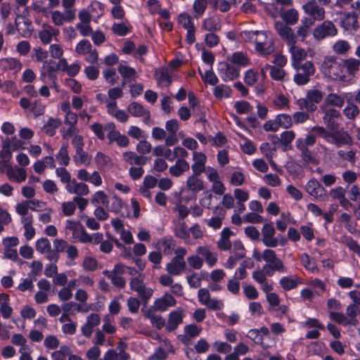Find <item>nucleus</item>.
Masks as SVG:
<instances>
[{
    "label": "nucleus",
    "instance_id": "1",
    "mask_svg": "<svg viewBox=\"0 0 360 360\" xmlns=\"http://www.w3.org/2000/svg\"><path fill=\"white\" fill-rule=\"evenodd\" d=\"M240 35L244 41L255 44V50L260 56H267L275 51L274 41L266 31L245 30Z\"/></svg>",
    "mask_w": 360,
    "mask_h": 360
},
{
    "label": "nucleus",
    "instance_id": "2",
    "mask_svg": "<svg viewBox=\"0 0 360 360\" xmlns=\"http://www.w3.org/2000/svg\"><path fill=\"white\" fill-rule=\"evenodd\" d=\"M320 70L322 73L328 78L340 81L347 82V75L345 74L342 62L338 61L333 56L324 57L321 65Z\"/></svg>",
    "mask_w": 360,
    "mask_h": 360
},
{
    "label": "nucleus",
    "instance_id": "3",
    "mask_svg": "<svg viewBox=\"0 0 360 360\" xmlns=\"http://www.w3.org/2000/svg\"><path fill=\"white\" fill-rule=\"evenodd\" d=\"M262 259L267 263L263 266V270L267 271L269 276H272L275 271L285 273L288 270L281 259L276 257L275 251L271 249L264 250Z\"/></svg>",
    "mask_w": 360,
    "mask_h": 360
},
{
    "label": "nucleus",
    "instance_id": "4",
    "mask_svg": "<svg viewBox=\"0 0 360 360\" xmlns=\"http://www.w3.org/2000/svg\"><path fill=\"white\" fill-rule=\"evenodd\" d=\"M323 97L322 91L318 89H311L307 91L305 98H300L296 103L300 110H307L308 112H314L317 107L316 104L319 103Z\"/></svg>",
    "mask_w": 360,
    "mask_h": 360
},
{
    "label": "nucleus",
    "instance_id": "5",
    "mask_svg": "<svg viewBox=\"0 0 360 360\" xmlns=\"http://www.w3.org/2000/svg\"><path fill=\"white\" fill-rule=\"evenodd\" d=\"M292 67L296 70L293 81L298 86L309 83L311 77L315 73V67L311 61H305L303 63L294 65Z\"/></svg>",
    "mask_w": 360,
    "mask_h": 360
},
{
    "label": "nucleus",
    "instance_id": "6",
    "mask_svg": "<svg viewBox=\"0 0 360 360\" xmlns=\"http://www.w3.org/2000/svg\"><path fill=\"white\" fill-rule=\"evenodd\" d=\"M141 274L130 279L129 287L132 291L136 292L141 301L146 304L153 295V289L148 288L143 282Z\"/></svg>",
    "mask_w": 360,
    "mask_h": 360
},
{
    "label": "nucleus",
    "instance_id": "7",
    "mask_svg": "<svg viewBox=\"0 0 360 360\" xmlns=\"http://www.w3.org/2000/svg\"><path fill=\"white\" fill-rule=\"evenodd\" d=\"M105 132L109 144L115 143L117 146L121 148H127L129 145V138L117 129L114 122L105 124Z\"/></svg>",
    "mask_w": 360,
    "mask_h": 360
},
{
    "label": "nucleus",
    "instance_id": "8",
    "mask_svg": "<svg viewBox=\"0 0 360 360\" xmlns=\"http://www.w3.org/2000/svg\"><path fill=\"white\" fill-rule=\"evenodd\" d=\"M320 109L323 114V122L326 128L330 131L337 130L339 127L338 121L341 118L340 112L333 108H326L325 105H321Z\"/></svg>",
    "mask_w": 360,
    "mask_h": 360
},
{
    "label": "nucleus",
    "instance_id": "9",
    "mask_svg": "<svg viewBox=\"0 0 360 360\" xmlns=\"http://www.w3.org/2000/svg\"><path fill=\"white\" fill-rule=\"evenodd\" d=\"M337 34L338 29L330 20H325L321 24L318 25L313 32L314 38L318 41L327 37H333Z\"/></svg>",
    "mask_w": 360,
    "mask_h": 360
},
{
    "label": "nucleus",
    "instance_id": "10",
    "mask_svg": "<svg viewBox=\"0 0 360 360\" xmlns=\"http://www.w3.org/2000/svg\"><path fill=\"white\" fill-rule=\"evenodd\" d=\"M274 28L278 35L286 43L288 47L297 43V36L293 30L283 22H275Z\"/></svg>",
    "mask_w": 360,
    "mask_h": 360
},
{
    "label": "nucleus",
    "instance_id": "11",
    "mask_svg": "<svg viewBox=\"0 0 360 360\" xmlns=\"http://www.w3.org/2000/svg\"><path fill=\"white\" fill-rule=\"evenodd\" d=\"M276 231L272 224H264L262 229V241L264 245L269 248H275L279 243L282 245L285 244V240L282 239L279 241L278 238L275 237Z\"/></svg>",
    "mask_w": 360,
    "mask_h": 360
},
{
    "label": "nucleus",
    "instance_id": "12",
    "mask_svg": "<svg viewBox=\"0 0 360 360\" xmlns=\"http://www.w3.org/2000/svg\"><path fill=\"white\" fill-rule=\"evenodd\" d=\"M240 69L227 62H220L218 64V74L224 82H230L239 77Z\"/></svg>",
    "mask_w": 360,
    "mask_h": 360
},
{
    "label": "nucleus",
    "instance_id": "13",
    "mask_svg": "<svg viewBox=\"0 0 360 360\" xmlns=\"http://www.w3.org/2000/svg\"><path fill=\"white\" fill-rule=\"evenodd\" d=\"M57 68L54 65V62L51 60H45L40 70L39 79L45 84H48L51 80H57Z\"/></svg>",
    "mask_w": 360,
    "mask_h": 360
},
{
    "label": "nucleus",
    "instance_id": "14",
    "mask_svg": "<svg viewBox=\"0 0 360 360\" xmlns=\"http://www.w3.org/2000/svg\"><path fill=\"white\" fill-rule=\"evenodd\" d=\"M306 191L316 199L323 200L326 198V191L321 186L320 182L313 178L311 179L306 184Z\"/></svg>",
    "mask_w": 360,
    "mask_h": 360
},
{
    "label": "nucleus",
    "instance_id": "15",
    "mask_svg": "<svg viewBox=\"0 0 360 360\" xmlns=\"http://www.w3.org/2000/svg\"><path fill=\"white\" fill-rule=\"evenodd\" d=\"M176 304V301L174 296L169 292H165L154 301L153 308L156 311H165L168 308L174 307Z\"/></svg>",
    "mask_w": 360,
    "mask_h": 360
},
{
    "label": "nucleus",
    "instance_id": "16",
    "mask_svg": "<svg viewBox=\"0 0 360 360\" xmlns=\"http://www.w3.org/2000/svg\"><path fill=\"white\" fill-rule=\"evenodd\" d=\"M196 253L200 255L207 266L210 268L214 266L218 261L217 253L212 250L210 246L201 245L198 246L195 250Z\"/></svg>",
    "mask_w": 360,
    "mask_h": 360
},
{
    "label": "nucleus",
    "instance_id": "17",
    "mask_svg": "<svg viewBox=\"0 0 360 360\" xmlns=\"http://www.w3.org/2000/svg\"><path fill=\"white\" fill-rule=\"evenodd\" d=\"M65 188L68 193L75 196H85L90 193L89 187L86 183L77 181L75 179H72V181L65 185Z\"/></svg>",
    "mask_w": 360,
    "mask_h": 360
},
{
    "label": "nucleus",
    "instance_id": "18",
    "mask_svg": "<svg viewBox=\"0 0 360 360\" xmlns=\"http://www.w3.org/2000/svg\"><path fill=\"white\" fill-rule=\"evenodd\" d=\"M328 143L335 145L337 147L352 145V139L346 131H331Z\"/></svg>",
    "mask_w": 360,
    "mask_h": 360
},
{
    "label": "nucleus",
    "instance_id": "19",
    "mask_svg": "<svg viewBox=\"0 0 360 360\" xmlns=\"http://www.w3.org/2000/svg\"><path fill=\"white\" fill-rule=\"evenodd\" d=\"M342 27L350 32L354 33L359 29L358 15L355 12H347L344 14L341 20Z\"/></svg>",
    "mask_w": 360,
    "mask_h": 360
},
{
    "label": "nucleus",
    "instance_id": "20",
    "mask_svg": "<svg viewBox=\"0 0 360 360\" xmlns=\"http://www.w3.org/2000/svg\"><path fill=\"white\" fill-rule=\"evenodd\" d=\"M101 316L97 313H91L86 316V323L81 327L82 334L89 338L94 332V328L101 323Z\"/></svg>",
    "mask_w": 360,
    "mask_h": 360
},
{
    "label": "nucleus",
    "instance_id": "21",
    "mask_svg": "<svg viewBox=\"0 0 360 360\" xmlns=\"http://www.w3.org/2000/svg\"><path fill=\"white\" fill-rule=\"evenodd\" d=\"M302 8L304 12L311 16L314 20L321 21L325 18V9L314 0L306 3Z\"/></svg>",
    "mask_w": 360,
    "mask_h": 360
},
{
    "label": "nucleus",
    "instance_id": "22",
    "mask_svg": "<svg viewBox=\"0 0 360 360\" xmlns=\"http://www.w3.org/2000/svg\"><path fill=\"white\" fill-rule=\"evenodd\" d=\"M111 224L115 231L120 234V239L126 244L134 243V238L129 230L125 229L123 222L120 219H112Z\"/></svg>",
    "mask_w": 360,
    "mask_h": 360
},
{
    "label": "nucleus",
    "instance_id": "23",
    "mask_svg": "<svg viewBox=\"0 0 360 360\" xmlns=\"http://www.w3.org/2000/svg\"><path fill=\"white\" fill-rule=\"evenodd\" d=\"M184 316V310L181 308L171 311L168 315L166 330L169 332L175 330L183 322Z\"/></svg>",
    "mask_w": 360,
    "mask_h": 360
},
{
    "label": "nucleus",
    "instance_id": "24",
    "mask_svg": "<svg viewBox=\"0 0 360 360\" xmlns=\"http://www.w3.org/2000/svg\"><path fill=\"white\" fill-rule=\"evenodd\" d=\"M106 109L108 113L115 117L118 122L125 123L129 120L128 114L123 110L117 108V102L115 101H106Z\"/></svg>",
    "mask_w": 360,
    "mask_h": 360
},
{
    "label": "nucleus",
    "instance_id": "25",
    "mask_svg": "<svg viewBox=\"0 0 360 360\" xmlns=\"http://www.w3.org/2000/svg\"><path fill=\"white\" fill-rule=\"evenodd\" d=\"M127 110L134 117H143V121L146 123H148L150 120L149 110L145 109L142 105L137 102L131 103L127 107Z\"/></svg>",
    "mask_w": 360,
    "mask_h": 360
},
{
    "label": "nucleus",
    "instance_id": "26",
    "mask_svg": "<svg viewBox=\"0 0 360 360\" xmlns=\"http://www.w3.org/2000/svg\"><path fill=\"white\" fill-rule=\"evenodd\" d=\"M193 164L191 165L193 174H201L205 171V164L207 162L206 155L202 152H193Z\"/></svg>",
    "mask_w": 360,
    "mask_h": 360
},
{
    "label": "nucleus",
    "instance_id": "27",
    "mask_svg": "<svg viewBox=\"0 0 360 360\" xmlns=\"http://www.w3.org/2000/svg\"><path fill=\"white\" fill-rule=\"evenodd\" d=\"M59 33L58 30L55 29L49 24H44L39 31L38 35L40 41L44 44L51 42L53 37H56Z\"/></svg>",
    "mask_w": 360,
    "mask_h": 360
},
{
    "label": "nucleus",
    "instance_id": "28",
    "mask_svg": "<svg viewBox=\"0 0 360 360\" xmlns=\"http://www.w3.org/2000/svg\"><path fill=\"white\" fill-rule=\"evenodd\" d=\"M118 72L123 79L122 86H124L127 83L134 82L136 78V71L134 68L126 65L120 64L118 67Z\"/></svg>",
    "mask_w": 360,
    "mask_h": 360
},
{
    "label": "nucleus",
    "instance_id": "29",
    "mask_svg": "<svg viewBox=\"0 0 360 360\" xmlns=\"http://www.w3.org/2000/svg\"><path fill=\"white\" fill-rule=\"evenodd\" d=\"M122 160L124 162L133 165L143 166L146 164L147 158L141 155H138L134 151H126L122 153Z\"/></svg>",
    "mask_w": 360,
    "mask_h": 360
},
{
    "label": "nucleus",
    "instance_id": "30",
    "mask_svg": "<svg viewBox=\"0 0 360 360\" xmlns=\"http://www.w3.org/2000/svg\"><path fill=\"white\" fill-rule=\"evenodd\" d=\"M289 52L291 56V65H297L302 63L301 62L307 57V52L304 49L294 44L288 46Z\"/></svg>",
    "mask_w": 360,
    "mask_h": 360
},
{
    "label": "nucleus",
    "instance_id": "31",
    "mask_svg": "<svg viewBox=\"0 0 360 360\" xmlns=\"http://www.w3.org/2000/svg\"><path fill=\"white\" fill-rule=\"evenodd\" d=\"M186 269L185 261H181L172 258L170 262L167 264L166 270L169 275L179 276Z\"/></svg>",
    "mask_w": 360,
    "mask_h": 360
},
{
    "label": "nucleus",
    "instance_id": "32",
    "mask_svg": "<svg viewBox=\"0 0 360 360\" xmlns=\"http://www.w3.org/2000/svg\"><path fill=\"white\" fill-rule=\"evenodd\" d=\"M345 96L330 93L326 96L321 105H325L326 108L336 107L341 108L345 104Z\"/></svg>",
    "mask_w": 360,
    "mask_h": 360
},
{
    "label": "nucleus",
    "instance_id": "33",
    "mask_svg": "<svg viewBox=\"0 0 360 360\" xmlns=\"http://www.w3.org/2000/svg\"><path fill=\"white\" fill-rule=\"evenodd\" d=\"M342 64L347 77H354L360 68V60L354 58L343 60Z\"/></svg>",
    "mask_w": 360,
    "mask_h": 360
},
{
    "label": "nucleus",
    "instance_id": "34",
    "mask_svg": "<svg viewBox=\"0 0 360 360\" xmlns=\"http://www.w3.org/2000/svg\"><path fill=\"white\" fill-rule=\"evenodd\" d=\"M193 174L186 180V188L192 193H198L204 189V183L198 176Z\"/></svg>",
    "mask_w": 360,
    "mask_h": 360
},
{
    "label": "nucleus",
    "instance_id": "35",
    "mask_svg": "<svg viewBox=\"0 0 360 360\" xmlns=\"http://www.w3.org/2000/svg\"><path fill=\"white\" fill-rule=\"evenodd\" d=\"M233 233L229 229L224 228L220 234V238L217 241V248L222 251L229 250L231 248V242L229 239Z\"/></svg>",
    "mask_w": 360,
    "mask_h": 360
},
{
    "label": "nucleus",
    "instance_id": "36",
    "mask_svg": "<svg viewBox=\"0 0 360 360\" xmlns=\"http://www.w3.org/2000/svg\"><path fill=\"white\" fill-rule=\"evenodd\" d=\"M301 283V279L296 275L293 276H283L279 280V285L286 291L296 288Z\"/></svg>",
    "mask_w": 360,
    "mask_h": 360
},
{
    "label": "nucleus",
    "instance_id": "37",
    "mask_svg": "<svg viewBox=\"0 0 360 360\" xmlns=\"http://www.w3.org/2000/svg\"><path fill=\"white\" fill-rule=\"evenodd\" d=\"M190 169L189 163L184 159H177L175 164L169 167V172L172 176H179Z\"/></svg>",
    "mask_w": 360,
    "mask_h": 360
},
{
    "label": "nucleus",
    "instance_id": "38",
    "mask_svg": "<svg viewBox=\"0 0 360 360\" xmlns=\"http://www.w3.org/2000/svg\"><path fill=\"white\" fill-rule=\"evenodd\" d=\"M155 77L158 84L161 86H169L172 83V72L166 68L156 70Z\"/></svg>",
    "mask_w": 360,
    "mask_h": 360
},
{
    "label": "nucleus",
    "instance_id": "39",
    "mask_svg": "<svg viewBox=\"0 0 360 360\" xmlns=\"http://www.w3.org/2000/svg\"><path fill=\"white\" fill-rule=\"evenodd\" d=\"M295 138V133L292 130L285 131L280 135V143L283 150L287 151L292 148V142Z\"/></svg>",
    "mask_w": 360,
    "mask_h": 360
},
{
    "label": "nucleus",
    "instance_id": "40",
    "mask_svg": "<svg viewBox=\"0 0 360 360\" xmlns=\"http://www.w3.org/2000/svg\"><path fill=\"white\" fill-rule=\"evenodd\" d=\"M265 68L266 70H269V75L271 78L275 81L283 82L284 81L285 77L287 75V73L283 69V68H279L277 66L266 64L265 65Z\"/></svg>",
    "mask_w": 360,
    "mask_h": 360
},
{
    "label": "nucleus",
    "instance_id": "41",
    "mask_svg": "<svg viewBox=\"0 0 360 360\" xmlns=\"http://www.w3.org/2000/svg\"><path fill=\"white\" fill-rule=\"evenodd\" d=\"M281 17L287 25H295L299 19L298 12L295 8H290L281 13Z\"/></svg>",
    "mask_w": 360,
    "mask_h": 360
},
{
    "label": "nucleus",
    "instance_id": "42",
    "mask_svg": "<svg viewBox=\"0 0 360 360\" xmlns=\"http://www.w3.org/2000/svg\"><path fill=\"white\" fill-rule=\"evenodd\" d=\"M24 228V236L27 240H30L35 236V229L33 227V217H25L21 219Z\"/></svg>",
    "mask_w": 360,
    "mask_h": 360
},
{
    "label": "nucleus",
    "instance_id": "43",
    "mask_svg": "<svg viewBox=\"0 0 360 360\" xmlns=\"http://www.w3.org/2000/svg\"><path fill=\"white\" fill-rule=\"evenodd\" d=\"M88 298L89 295L85 290L82 288L77 290L75 294V299L79 302L78 303L79 305L86 309L85 313H88L91 309V305L87 303Z\"/></svg>",
    "mask_w": 360,
    "mask_h": 360
},
{
    "label": "nucleus",
    "instance_id": "44",
    "mask_svg": "<svg viewBox=\"0 0 360 360\" xmlns=\"http://www.w3.org/2000/svg\"><path fill=\"white\" fill-rule=\"evenodd\" d=\"M0 66L4 70H12L15 72L20 70L22 65L16 58H3L0 60Z\"/></svg>",
    "mask_w": 360,
    "mask_h": 360
},
{
    "label": "nucleus",
    "instance_id": "45",
    "mask_svg": "<svg viewBox=\"0 0 360 360\" xmlns=\"http://www.w3.org/2000/svg\"><path fill=\"white\" fill-rule=\"evenodd\" d=\"M104 276L109 278L113 285L115 287L122 289L126 285V279L121 275H117L110 273L109 270H105L103 271Z\"/></svg>",
    "mask_w": 360,
    "mask_h": 360
},
{
    "label": "nucleus",
    "instance_id": "46",
    "mask_svg": "<svg viewBox=\"0 0 360 360\" xmlns=\"http://www.w3.org/2000/svg\"><path fill=\"white\" fill-rule=\"evenodd\" d=\"M56 160L60 165L65 167L68 166L70 161V158L68 153V143H63L60 147L59 151L56 156Z\"/></svg>",
    "mask_w": 360,
    "mask_h": 360
},
{
    "label": "nucleus",
    "instance_id": "47",
    "mask_svg": "<svg viewBox=\"0 0 360 360\" xmlns=\"http://www.w3.org/2000/svg\"><path fill=\"white\" fill-rule=\"evenodd\" d=\"M231 88L226 84H219L213 90V94L217 99L229 98L231 95Z\"/></svg>",
    "mask_w": 360,
    "mask_h": 360
},
{
    "label": "nucleus",
    "instance_id": "48",
    "mask_svg": "<svg viewBox=\"0 0 360 360\" xmlns=\"http://www.w3.org/2000/svg\"><path fill=\"white\" fill-rule=\"evenodd\" d=\"M230 61L231 63L240 67H245L250 64V59L248 56L240 51L233 53L230 58Z\"/></svg>",
    "mask_w": 360,
    "mask_h": 360
},
{
    "label": "nucleus",
    "instance_id": "49",
    "mask_svg": "<svg viewBox=\"0 0 360 360\" xmlns=\"http://www.w3.org/2000/svg\"><path fill=\"white\" fill-rule=\"evenodd\" d=\"M332 49L338 55H345L350 50L351 46L348 41L340 39L333 44Z\"/></svg>",
    "mask_w": 360,
    "mask_h": 360
},
{
    "label": "nucleus",
    "instance_id": "50",
    "mask_svg": "<svg viewBox=\"0 0 360 360\" xmlns=\"http://www.w3.org/2000/svg\"><path fill=\"white\" fill-rule=\"evenodd\" d=\"M60 124L61 121L59 119L51 117L44 124V131L47 135L53 136L56 134V129L58 128Z\"/></svg>",
    "mask_w": 360,
    "mask_h": 360
},
{
    "label": "nucleus",
    "instance_id": "51",
    "mask_svg": "<svg viewBox=\"0 0 360 360\" xmlns=\"http://www.w3.org/2000/svg\"><path fill=\"white\" fill-rule=\"evenodd\" d=\"M174 235L179 238L184 239L186 243L190 238L189 229L184 221L180 222L174 229Z\"/></svg>",
    "mask_w": 360,
    "mask_h": 360
},
{
    "label": "nucleus",
    "instance_id": "52",
    "mask_svg": "<svg viewBox=\"0 0 360 360\" xmlns=\"http://www.w3.org/2000/svg\"><path fill=\"white\" fill-rule=\"evenodd\" d=\"M300 262L302 266L308 271L312 273L319 272V269L315 261L311 259L307 253H303L300 257Z\"/></svg>",
    "mask_w": 360,
    "mask_h": 360
},
{
    "label": "nucleus",
    "instance_id": "53",
    "mask_svg": "<svg viewBox=\"0 0 360 360\" xmlns=\"http://www.w3.org/2000/svg\"><path fill=\"white\" fill-rule=\"evenodd\" d=\"M207 7V0H195L193 4L194 17L199 18L202 16Z\"/></svg>",
    "mask_w": 360,
    "mask_h": 360
},
{
    "label": "nucleus",
    "instance_id": "54",
    "mask_svg": "<svg viewBox=\"0 0 360 360\" xmlns=\"http://www.w3.org/2000/svg\"><path fill=\"white\" fill-rule=\"evenodd\" d=\"M215 210H219V207H216ZM224 216L225 212L222 209H220V212L217 217H213L207 221V226L214 229H220L222 225V220L224 218Z\"/></svg>",
    "mask_w": 360,
    "mask_h": 360
},
{
    "label": "nucleus",
    "instance_id": "55",
    "mask_svg": "<svg viewBox=\"0 0 360 360\" xmlns=\"http://www.w3.org/2000/svg\"><path fill=\"white\" fill-rule=\"evenodd\" d=\"M62 309L64 312H69L70 314H74L76 312L85 313V308L78 304V303L70 301L65 302L62 304Z\"/></svg>",
    "mask_w": 360,
    "mask_h": 360
},
{
    "label": "nucleus",
    "instance_id": "56",
    "mask_svg": "<svg viewBox=\"0 0 360 360\" xmlns=\"http://www.w3.org/2000/svg\"><path fill=\"white\" fill-rule=\"evenodd\" d=\"M10 178L15 179L18 182L24 181L27 178L26 171L23 168L15 167L8 171Z\"/></svg>",
    "mask_w": 360,
    "mask_h": 360
},
{
    "label": "nucleus",
    "instance_id": "57",
    "mask_svg": "<svg viewBox=\"0 0 360 360\" xmlns=\"http://www.w3.org/2000/svg\"><path fill=\"white\" fill-rule=\"evenodd\" d=\"M94 160L98 169H105L111 163L110 158L102 152H98L95 156Z\"/></svg>",
    "mask_w": 360,
    "mask_h": 360
},
{
    "label": "nucleus",
    "instance_id": "58",
    "mask_svg": "<svg viewBox=\"0 0 360 360\" xmlns=\"http://www.w3.org/2000/svg\"><path fill=\"white\" fill-rule=\"evenodd\" d=\"M245 181V176L240 171H235L231 174L229 183L233 186H242Z\"/></svg>",
    "mask_w": 360,
    "mask_h": 360
},
{
    "label": "nucleus",
    "instance_id": "59",
    "mask_svg": "<svg viewBox=\"0 0 360 360\" xmlns=\"http://www.w3.org/2000/svg\"><path fill=\"white\" fill-rule=\"evenodd\" d=\"M56 174L60 179L62 184L65 186L69 184L72 179L71 174L65 167H58L56 169Z\"/></svg>",
    "mask_w": 360,
    "mask_h": 360
},
{
    "label": "nucleus",
    "instance_id": "60",
    "mask_svg": "<svg viewBox=\"0 0 360 360\" xmlns=\"http://www.w3.org/2000/svg\"><path fill=\"white\" fill-rule=\"evenodd\" d=\"M339 241L347 245L351 250L356 253L360 252V247L353 238L348 236H342Z\"/></svg>",
    "mask_w": 360,
    "mask_h": 360
},
{
    "label": "nucleus",
    "instance_id": "61",
    "mask_svg": "<svg viewBox=\"0 0 360 360\" xmlns=\"http://www.w3.org/2000/svg\"><path fill=\"white\" fill-rule=\"evenodd\" d=\"M245 252H235L228 258L226 262L224 264V267L232 269L236 266L238 261L245 257Z\"/></svg>",
    "mask_w": 360,
    "mask_h": 360
},
{
    "label": "nucleus",
    "instance_id": "62",
    "mask_svg": "<svg viewBox=\"0 0 360 360\" xmlns=\"http://www.w3.org/2000/svg\"><path fill=\"white\" fill-rule=\"evenodd\" d=\"M91 201L92 204H103L106 206L109 204L108 195L103 191H96L92 195Z\"/></svg>",
    "mask_w": 360,
    "mask_h": 360
},
{
    "label": "nucleus",
    "instance_id": "63",
    "mask_svg": "<svg viewBox=\"0 0 360 360\" xmlns=\"http://www.w3.org/2000/svg\"><path fill=\"white\" fill-rule=\"evenodd\" d=\"M46 105L41 99H36L32 105L30 110L35 117H38L44 114Z\"/></svg>",
    "mask_w": 360,
    "mask_h": 360
},
{
    "label": "nucleus",
    "instance_id": "64",
    "mask_svg": "<svg viewBox=\"0 0 360 360\" xmlns=\"http://www.w3.org/2000/svg\"><path fill=\"white\" fill-rule=\"evenodd\" d=\"M70 348L66 345H62L58 350L51 354L53 360H65L66 356L70 354Z\"/></svg>",
    "mask_w": 360,
    "mask_h": 360
}]
</instances>
